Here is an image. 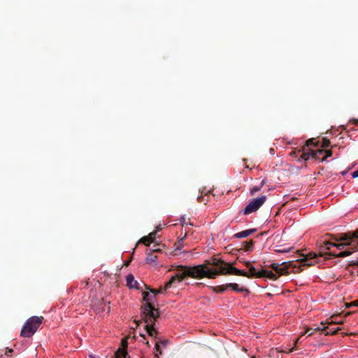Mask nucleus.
I'll return each instance as SVG.
<instances>
[{
    "label": "nucleus",
    "mask_w": 358,
    "mask_h": 358,
    "mask_svg": "<svg viewBox=\"0 0 358 358\" xmlns=\"http://www.w3.org/2000/svg\"><path fill=\"white\" fill-rule=\"evenodd\" d=\"M212 265L216 268L210 269L203 264H199L194 266H182L179 269L182 271L180 275L174 277L169 282L166 287H170L176 279L181 280L184 278L191 277L193 278H203L204 277L215 279L217 276L221 275H236L247 277L250 278L249 273L240 270L233 266L231 264L225 262L220 259H214Z\"/></svg>",
    "instance_id": "1"
},
{
    "label": "nucleus",
    "mask_w": 358,
    "mask_h": 358,
    "mask_svg": "<svg viewBox=\"0 0 358 358\" xmlns=\"http://www.w3.org/2000/svg\"><path fill=\"white\" fill-rule=\"evenodd\" d=\"M143 301L145 303L141 306V320H134V322L136 323V327L141 323V322H144L145 329L148 334L154 338H157L158 334V331L155 328V322L159 317V311L158 308H155L154 305L150 304V301H148L150 299L149 293L147 292H144L143 293Z\"/></svg>",
    "instance_id": "2"
},
{
    "label": "nucleus",
    "mask_w": 358,
    "mask_h": 358,
    "mask_svg": "<svg viewBox=\"0 0 358 358\" xmlns=\"http://www.w3.org/2000/svg\"><path fill=\"white\" fill-rule=\"evenodd\" d=\"M43 317L33 316L29 317L23 325L20 335L23 337H31L42 324Z\"/></svg>",
    "instance_id": "3"
},
{
    "label": "nucleus",
    "mask_w": 358,
    "mask_h": 358,
    "mask_svg": "<svg viewBox=\"0 0 358 358\" xmlns=\"http://www.w3.org/2000/svg\"><path fill=\"white\" fill-rule=\"evenodd\" d=\"M266 196H262L260 197L252 199L243 210L244 215H249L253 212L257 211L266 201Z\"/></svg>",
    "instance_id": "4"
},
{
    "label": "nucleus",
    "mask_w": 358,
    "mask_h": 358,
    "mask_svg": "<svg viewBox=\"0 0 358 358\" xmlns=\"http://www.w3.org/2000/svg\"><path fill=\"white\" fill-rule=\"evenodd\" d=\"M338 242L350 243V245L358 248V229L355 231H348L338 235Z\"/></svg>",
    "instance_id": "5"
},
{
    "label": "nucleus",
    "mask_w": 358,
    "mask_h": 358,
    "mask_svg": "<svg viewBox=\"0 0 358 358\" xmlns=\"http://www.w3.org/2000/svg\"><path fill=\"white\" fill-rule=\"evenodd\" d=\"M303 257L299 262L301 263V266H310L317 262L318 255L315 252H309L306 255H301Z\"/></svg>",
    "instance_id": "6"
},
{
    "label": "nucleus",
    "mask_w": 358,
    "mask_h": 358,
    "mask_svg": "<svg viewBox=\"0 0 358 358\" xmlns=\"http://www.w3.org/2000/svg\"><path fill=\"white\" fill-rule=\"evenodd\" d=\"M182 266V265H179V266H177V271H178V273H177L175 275L172 276V277H171V279H170V280H169L166 283V285H165V286H164V289H162V288H160V289H150V288H148V287L146 286V285H145V284H144L143 285L146 287V289H148L150 290V292L151 293L154 294L155 296H156L157 294L162 293V292H163L164 290H166V289H168L169 288L171 287H172L174 284H176V282H180L181 281H182V280L185 278H184L183 279H182V280H180V281L178 280V279H176V280H174V282L171 284V285L170 287H166V286H167V285H168V283H169V282H171V280L174 277H176V276H177V275H180V273L182 272V271L179 269V268H180L179 267H180V266Z\"/></svg>",
    "instance_id": "7"
},
{
    "label": "nucleus",
    "mask_w": 358,
    "mask_h": 358,
    "mask_svg": "<svg viewBox=\"0 0 358 358\" xmlns=\"http://www.w3.org/2000/svg\"><path fill=\"white\" fill-rule=\"evenodd\" d=\"M341 329L339 327L337 328H330L329 325H321V327H318L315 329V331H325V335H334L336 334Z\"/></svg>",
    "instance_id": "8"
},
{
    "label": "nucleus",
    "mask_w": 358,
    "mask_h": 358,
    "mask_svg": "<svg viewBox=\"0 0 358 358\" xmlns=\"http://www.w3.org/2000/svg\"><path fill=\"white\" fill-rule=\"evenodd\" d=\"M339 315H333L330 318L327 319L325 322H322L320 325H331V324H342L343 320H339Z\"/></svg>",
    "instance_id": "9"
},
{
    "label": "nucleus",
    "mask_w": 358,
    "mask_h": 358,
    "mask_svg": "<svg viewBox=\"0 0 358 358\" xmlns=\"http://www.w3.org/2000/svg\"><path fill=\"white\" fill-rule=\"evenodd\" d=\"M352 248L350 250H345L344 251H341L339 253L331 252L333 257H345L350 255H352L355 251L358 250V248H355V245H351Z\"/></svg>",
    "instance_id": "10"
},
{
    "label": "nucleus",
    "mask_w": 358,
    "mask_h": 358,
    "mask_svg": "<svg viewBox=\"0 0 358 358\" xmlns=\"http://www.w3.org/2000/svg\"><path fill=\"white\" fill-rule=\"evenodd\" d=\"M127 285L129 288H136L137 289H141L140 284L136 280H135L134 277L132 274H129L127 276Z\"/></svg>",
    "instance_id": "11"
},
{
    "label": "nucleus",
    "mask_w": 358,
    "mask_h": 358,
    "mask_svg": "<svg viewBox=\"0 0 358 358\" xmlns=\"http://www.w3.org/2000/svg\"><path fill=\"white\" fill-rule=\"evenodd\" d=\"M256 231H257L256 229H247V230H245V231H241V232L235 234L234 235V237L236 238H246L248 236H250V235L252 234L253 233H255Z\"/></svg>",
    "instance_id": "12"
},
{
    "label": "nucleus",
    "mask_w": 358,
    "mask_h": 358,
    "mask_svg": "<svg viewBox=\"0 0 358 358\" xmlns=\"http://www.w3.org/2000/svg\"><path fill=\"white\" fill-rule=\"evenodd\" d=\"M157 255H155V253H153L152 252H149L147 254V257H146L145 262L148 264L153 265V266H156L157 265Z\"/></svg>",
    "instance_id": "13"
},
{
    "label": "nucleus",
    "mask_w": 358,
    "mask_h": 358,
    "mask_svg": "<svg viewBox=\"0 0 358 358\" xmlns=\"http://www.w3.org/2000/svg\"><path fill=\"white\" fill-rule=\"evenodd\" d=\"M291 265H292V263L289 262L288 263L285 262V264H282L281 266H280L278 272L277 273L278 275L289 274V271L287 270Z\"/></svg>",
    "instance_id": "14"
},
{
    "label": "nucleus",
    "mask_w": 358,
    "mask_h": 358,
    "mask_svg": "<svg viewBox=\"0 0 358 358\" xmlns=\"http://www.w3.org/2000/svg\"><path fill=\"white\" fill-rule=\"evenodd\" d=\"M262 273L263 272H262V270L259 271H257L256 268L253 266H251L249 268L250 278H264V275Z\"/></svg>",
    "instance_id": "15"
},
{
    "label": "nucleus",
    "mask_w": 358,
    "mask_h": 358,
    "mask_svg": "<svg viewBox=\"0 0 358 358\" xmlns=\"http://www.w3.org/2000/svg\"><path fill=\"white\" fill-rule=\"evenodd\" d=\"M262 272H263L264 278H268L269 279L275 280L278 279V276L276 274L273 273L271 271H267L262 269Z\"/></svg>",
    "instance_id": "16"
},
{
    "label": "nucleus",
    "mask_w": 358,
    "mask_h": 358,
    "mask_svg": "<svg viewBox=\"0 0 358 358\" xmlns=\"http://www.w3.org/2000/svg\"><path fill=\"white\" fill-rule=\"evenodd\" d=\"M311 150L310 149H308L306 150V147L303 148V153L301 155L300 158L304 161H307L311 157Z\"/></svg>",
    "instance_id": "17"
},
{
    "label": "nucleus",
    "mask_w": 358,
    "mask_h": 358,
    "mask_svg": "<svg viewBox=\"0 0 358 358\" xmlns=\"http://www.w3.org/2000/svg\"><path fill=\"white\" fill-rule=\"evenodd\" d=\"M115 356L117 358H130L128 355L127 350L124 349H118L115 352Z\"/></svg>",
    "instance_id": "18"
},
{
    "label": "nucleus",
    "mask_w": 358,
    "mask_h": 358,
    "mask_svg": "<svg viewBox=\"0 0 358 358\" xmlns=\"http://www.w3.org/2000/svg\"><path fill=\"white\" fill-rule=\"evenodd\" d=\"M319 249H320V257H324L325 258H327V256L328 257L332 256L331 254H329L331 252H324V250H327L325 248V245L323 244V242L320 245Z\"/></svg>",
    "instance_id": "19"
},
{
    "label": "nucleus",
    "mask_w": 358,
    "mask_h": 358,
    "mask_svg": "<svg viewBox=\"0 0 358 358\" xmlns=\"http://www.w3.org/2000/svg\"><path fill=\"white\" fill-rule=\"evenodd\" d=\"M324 154L323 150H311V157L315 159H320V156Z\"/></svg>",
    "instance_id": "20"
},
{
    "label": "nucleus",
    "mask_w": 358,
    "mask_h": 358,
    "mask_svg": "<svg viewBox=\"0 0 358 358\" xmlns=\"http://www.w3.org/2000/svg\"><path fill=\"white\" fill-rule=\"evenodd\" d=\"M232 290L237 292H249V290L247 288L245 287H240L238 284L234 283L232 287Z\"/></svg>",
    "instance_id": "21"
},
{
    "label": "nucleus",
    "mask_w": 358,
    "mask_h": 358,
    "mask_svg": "<svg viewBox=\"0 0 358 358\" xmlns=\"http://www.w3.org/2000/svg\"><path fill=\"white\" fill-rule=\"evenodd\" d=\"M210 289L214 292H216V293H223L224 292L226 291L224 285H219V286H215V287H210Z\"/></svg>",
    "instance_id": "22"
},
{
    "label": "nucleus",
    "mask_w": 358,
    "mask_h": 358,
    "mask_svg": "<svg viewBox=\"0 0 358 358\" xmlns=\"http://www.w3.org/2000/svg\"><path fill=\"white\" fill-rule=\"evenodd\" d=\"M346 246H350V243H336V245H334V247L340 250H343Z\"/></svg>",
    "instance_id": "23"
},
{
    "label": "nucleus",
    "mask_w": 358,
    "mask_h": 358,
    "mask_svg": "<svg viewBox=\"0 0 358 358\" xmlns=\"http://www.w3.org/2000/svg\"><path fill=\"white\" fill-rule=\"evenodd\" d=\"M243 244L245 245L244 250L245 251H249L253 248L254 242L251 240L249 242H244Z\"/></svg>",
    "instance_id": "24"
},
{
    "label": "nucleus",
    "mask_w": 358,
    "mask_h": 358,
    "mask_svg": "<svg viewBox=\"0 0 358 358\" xmlns=\"http://www.w3.org/2000/svg\"><path fill=\"white\" fill-rule=\"evenodd\" d=\"M285 262H282V264L278 263H272L269 267L271 268L273 270H274L276 273L278 272L279 267L281 266L282 264H285Z\"/></svg>",
    "instance_id": "25"
},
{
    "label": "nucleus",
    "mask_w": 358,
    "mask_h": 358,
    "mask_svg": "<svg viewBox=\"0 0 358 358\" xmlns=\"http://www.w3.org/2000/svg\"><path fill=\"white\" fill-rule=\"evenodd\" d=\"M155 350H156V352L155 354V356L156 357H158L159 355L162 354V351L160 349V345H159V342H156L155 343Z\"/></svg>",
    "instance_id": "26"
},
{
    "label": "nucleus",
    "mask_w": 358,
    "mask_h": 358,
    "mask_svg": "<svg viewBox=\"0 0 358 358\" xmlns=\"http://www.w3.org/2000/svg\"><path fill=\"white\" fill-rule=\"evenodd\" d=\"M141 242L147 246L150 245V243H152V240L149 239V238L147 236L141 238Z\"/></svg>",
    "instance_id": "27"
},
{
    "label": "nucleus",
    "mask_w": 358,
    "mask_h": 358,
    "mask_svg": "<svg viewBox=\"0 0 358 358\" xmlns=\"http://www.w3.org/2000/svg\"><path fill=\"white\" fill-rule=\"evenodd\" d=\"M323 244L325 245L326 250H330L331 246H334V245H336L335 242H331L329 241H323Z\"/></svg>",
    "instance_id": "28"
},
{
    "label": "nucleus",
    "mask_w": 358,
    "mask_h": 358,
    "mask_svg": "<svg viewBox=\"0 0 358 358\" xmlns=\"http://www.w3.org/2000/svg\"><path fill=\"white\" fill-rule=\"evenodd\" d=\"M325 155L322 158V162L325 161L328 157L332 155V151L331 150H324Z\"/></svg>",
    "instance_id": "29"
},
{
    "label": "nucleus",
    "mask_w": 358,
    "mask_h": 358,
    "mask_svg": "<svg viewBox=\"0 0 358 358\" xmlns=\"http://www.w3.org/2000/svg\"><path fill=\"white\" fill-rule=\"evenodd\" d=\"M262 187L259 185H257L250 189V193L251 195H254L256 192L260 191Z\"/></svg>",
    "instance_id": "30"
},
{
    "label": "nucleus",
    "mask_w": 358,
    "mask_h": 358,
    "mask_svg": "<svg viewBox=\"0 0 358 358\" xmlns=\"http://www.w3.org/2000/svg\"><path fill=\"white\" fill-rule=\"evenodd\" d=\"M315 138H309L308 140L306 141V145L304 147H309L311 145H317V143H315Z\"/></svg>",
    "instance_id": "31"
},
{
    "label": "nucleus",
    "mask_w": 358,
    "mask_h": 358,
    "mask_svg": "<svg viewBox=\"0 0 358 358\" xmlns=\"http://www.w3.org/2000/svg\"><path fill=\"white\" fill-rule=\"evenodd\" d=\"M160 245H154L150 252H152L153 253L155 252H161Z\"/></svg>",
    "instance_id": "32"
},
{
    "label": "nucleus",
    "mask_w": 358,
    "mask_h": 358,
    "mask_svg": "<svg viewBox=\"0 0 358 358\" xmlns=\"http://www.w3.org/2000/svg\"><path fill=\"white\" fill-rule=\"evenodd\" d=\"M330 144H331V142L329 139H327V138L322 139V148H327L330 145Z\"/></svg>",
    "instance_id": "33"
},
{
    "label": "nucleus",
    "mask_w": 358,
    "mask_h": 358,
    "mask_svg": "<svg viewBox=\"0 0 358 358\" xmlns=\"http://www.w3.org/2000/svg\"><path fill=\"white\" fill-rule=\"evenodd\" d=\"M156 234H157V232L156 231H152L151 233H150L148 234V236H147L149 239L152 240V242L153 243L156 238Z\"/></svg>",
    "instance_id": "34"
},
{
    "label": "nucleus",
    "mask_w": 358,
    "mask_h": 358,
    "mask_svg": "<svg viewBox=\"0 0 358 358\" xmlns=\"http://www.w3.org/2000/svg\"><path fill=\"white\" fill-rule=\"evenodd\" d=\"M327 236H329L331 239L333 240L335 243L338 242V235L327 234Z\"/></svg>",
    "instance_id": "35"
},
{
    "label": "nucleus",
    "mask_w": 358,
    "mask_h": 358,
    "mask_svg": "<svg viewBox=\"0 0 358 358\" xmlns=\"http://www.w3.org/2000/svg\"><path fill=\"white\" fill-rule=\"evenodd\" d=\"M186 238V234H185V236L178 242L175 244V245L177 246V248L178 249H180V246L182 245V241Z\"/></svg>",
    "instance_id": "36"
},
{
    "label": "nucleus",
    "mask_w": 358,
    "mask_h": 358,
    "mask_svg": "<svg viewBox=\"0 0 358 358\" xmlns=\"http://www.w3.org/2000/svg\"><path fill=\"white\" fill-rule=\"evenodd\" d=\"M155 296H156L154 294H152V295H150L149 294L148 298L150 299V300H148V301H150V304L154 305L153 303L155 302Z\"/></svg>",
    "instance_id": "37"
},
{
    "label": "nucleus",
    "mask_w": 358,
    "mask_h": 358,
    "mask_svg": "<svg viewBox=\"0 0 358 358\" xmlns=\"http://www.w3.org/2000/svg\"><path fill=\"white\" fill-rule=\"evenodd\" d=\"M159 343V345H162L163 347H166L169 343V340H162L158 341Z\"/></svg>",
    "instance_id": "38"
},
{
    "label": "nucleus",
    "mask_w": 358,
    "mask_h": 358,
    "mask_svg": "<svg viewBox=\"0 0 358 358\" xmlns=\"http://www.w3.org/2000/svg\"><path fill=\"white\" fill-rule=\"evenodd\" d=\"M122 348L121 349H124V350H127V341L125 339H122Z\"/></svg>",
    "instance_id": "39"
},
{
    "label": "nucleus",
    "mask_w": 358,
    "mask_h": 358,
    "mask_svg": "<svg viewBox=\"0 0 358 358\" xmlns=\"http://www.w3.org/2000/svg\"><path fill=\"white\" fill-rule=\"evenodd\" d=\"M13 349H8L7 348L6 352H5V355L6 356H8V357H11L12 356V353H13Z\"/></svg>",
    "instance_id": "40"
},
{
    "label": "nucleus",
    "mask_w": 358,
    "mask_h": 358,
    "mask_svg": "<svg viewBox=\"0 0 358 358\" xmlns=\"http://www.w3.org/2000/svg\"><path fill=\"white\" fill-rule=\"evenodd\" d=\"M349 123H352L355 125H358V118L357 119L353 118V119L350 120Z\"/></svg>",
    "instance_id": "41"
},
{
    "label": "nucleus",
    "mask_w": 358,
    "mask_h": 358,
    "mask_svg": "<svg viewBox=\"0 0 358 358\" xmlns=\"http://www.w3.org/2000/svg\"><path fill=\"white\" fill-rule=\"evenodd\" d=\"M349 266H358V259L357 261H351L349 263Z\"/></svg>",
    "instance_id": "42"
},
{
    "label": "nucleus",
    "mask_w": 358,
    "mask_h": 358,
    "mask_svg": "<svg viewBox=\"0 0 358 358\" xmlns=\"http://www.w3.org/2000/svg\"><path fill=\"white\" fill-rule=\"evenodd\" d=\"M233 284H234V283H227V284L224 285V287H225L226 290H227V289H232Z\"/></svg>",
    "instance_id": "43"
},
{
    "label": "nucleus",
    "mask_w": 358,
    "mask_h": 358,
    "mask_svg": "<svg viewBox=\"0 0 358 358\" xmlns=\"http://www.w3.org/2000/svg\"><path fill=\"white\" fill-rule=\"evenodd\" d=\"M313 329L311 328H308L305 332V334H308L309 336L313 334Z\"/></svg>",
    "instance_id": "44"
},
{
    "label": "nucleus",
    "mask_w": 358,
    "mask_h": 358,
    "mask_svg": "<svg viewBox=\"0 0 358 358\" xmlns=\"http://www.w3.org/2000/svg\"><path fill=\"white\" fill-rule=\"evenodd\" d=\"M352 176L353 178H357L358 177V169L355 171H354L352 173Z\"/></svg>",
    "instance_id": "45"
},
{
    "label": "nucleus",
    "mask_w": 358,
    "mask_h": 358,
    "mask_svg": "<svg viewBox=\"0 0 358 358\" xmlns=\"http://www.w3.org/2000/svg\"><path fill=\"white\" fill-rule=\"evenodd\" d=\"M245 265L248 268H250V267L251 266H252V264H251V262H245Z\"/></svg>",
    "instance_id": "46"
},
{
    "label": "nucleus",
    "mask_w": 358,
    "mask_h": 358,
    "mask_svg": "<svg viewBox=\"0 0 358 358\" xmlns=\"http://www.w3.org/2000/svg\"><path fill=\"white\" fill-rule=\"evenodd\" d=\"M266 179H264V180L261 182V183H260L259 186H261L262 187H264V185L266 184Z\"/></svg>",
    "instance_id": "47"
},
{
    "label": "nucleus",
    "mask_w": 358,
    "mask_h": 358,
    "mask_svg": "<svg viewBox=\"0 0 358 358\" xmlns=\"http://www.w3.org/2000/svg\"><path fill=\"white\" fill-rule=\"evenodd\" d=\"M351 304L355 306H358V299L352 301Z\"/></svg>",
    "instance_id": "48"
},
{
    "label": "nucleus",
    "mask_w": 358,
    "mask_h": 358,
    "mask_svg": "<svg viewBox=\"0 0 358 358\" xmlns=\"http://www.w3.org/2000/svg\"><path fill=\"white\" fill-rule=\"evenodd\" d=\"M180 221H181V223H182V226L187 224V222H186L185 219V217H182L181 218V220H180Z\"/></svg>",
    "instance_id": "49"
},
{
    "label": "nucleus",
    "mask_w": 358,
    "mask_h": 358,
    "mask_svg": "<svg viewBox=\"0 0 358 358\" xmlns=\"http://www.w3.org/2000/svg\"><path fill=\"white\" fill-rule=\"evenodd\" d=\"M198 200H199V201H200V202L203 201H204V199H203V196L199 197V198H198Z\"/></svg>",
    "instance_id": "50"
},
{
    "label": "nucleus",
    "mask_w": 358,
    "mask_h": 358,
    "mask_svg": "<svg viewBox=\"0 0 358 358\" xmlns=\"http://www.w3.org/2000/svg\"><path fill=\"white\" fill-rule=\"evenodd\" d=\"M145 344H146L147 345L150 346V344H149V342H148V341H146V342H145Z\"/></svg>",
    "instance_id": "51"
},
{
    "label": "nucleus",
    "mask_w": 358,
    "mask_h": 358,
    "mask_svg": "<svg viewBox=\"0 0 358 358\" xmlns=\"http://www.w3.org/2000/svg\"><path fill=\"white\" fill-rule=\"evenodd\" d=\"M349 315H350V313H348L347 314L345 315V317H347Z\"/></svg>",
    "instance_id": "52"
},
{
    "label": "nucleus",
    "mask_w": 358,
    "mask_h": 358,
    "mask_svg": "<svg viewBox=\"0 0 358 358\" xmlns=\"http://www.w3.org/2000/svg\"><path fill=\"white\" fill-rule=\"evenodd\" d=\"M349 315H350V313H348L347 314L345 315V317H347Z\"/></svg>",
    "instance_id": "53"
},
{
    "label": "nucleus",
    "mask_w": 358,
    "mask_h": 358,
    "mask_svg": "<svg viewBox=\"0 0 358 358\" xmlns=\"http://www.w3.org/2000/svg\"><path fill=\"white\" fill-rule=\"evenodd\" d=\"M349 315H350V313H348L347 314L345 315V317H347Z\"/></svg>",
    "instance_id": "54"
},
{
    "label": "nucleus",
    "mask_w": 358,
    "mask_h": 358,
    "mask_svg": "<svg viewBox=\"0 0 358 358\" xmlns=\"http://www.w3.org/2000/svg\"><path fill=\"white\" fill-rule=\"evenodd\" d=\"M349 315H350V313H348L347 314L345 315V317H347Z\"/></svg>",
    "instance_id": "55"
},
{
    "label": "nucleus",
    "mask_w": 358,
    "mask_h": 358,
    "mask_svg": "<svg viewBox=\"0 0 358 358\" xmlns=\"http://www.w3.org/2000/svg\"><path fill=\"white\" fill-rule=\"evenodd\" d=\"M90 358H94V357H92V356H90Z\"/></svg>",
    "instance_id": "56"
},
{
    "label": "nucleus",
    "mask_w": 358,
    "mask_h": 358,
    "mask_svg": "<svg viewBox=\"0 0 358 358\" xmlns=\"http://www.w3.org/2000/svg\"><path fill=\"white\" fill-rule=\"evenodd\" d=\"M0 358H2V355H0Z\"/></svg>",
    "instance_id": "57"
},
{
    "label": "nucleus",
    "mask_w": 358,
    "mask_h": 358,
    "mask_svg": "<svg viewBox=\"0 0 358 358\" xmlns=\"http://www.w3.org/2000/svg\"><path fill=\"white\" fill-rule=\"evenodd\" d=\"M252 358H255L254 357H252Z\"/></svg>",
    "instance_id": "58"
},
{
    "label": "nucleus",
    "mask_w": 358,
    "mask_h": 358,
    "mask_svg": "<svg viewBox=\"0 0 358 358\" xmlns=\"http://www.w3.org/2000/svg\"><path fill=\"white\" fill-rule=\"evenodd\" d=\"M115 357H116V356L115 355ZM115 358H117V357H115Z\"/></svg>",
    "instance_id": "59"
},
{
    "label": "nucleus",
    "mask_w": 358,
    "mask_h": 358,
    "mask_svg": "<svg viewBox=\"0 0 358 358\" xmlns=\"http://www.w3.org/2000/svg\"><path fill=\"white\" fill-rule=\"evenodd\" d=\"M157 358H159V357H157Z\"/></svg>",
    "instance_id": "60"
}]
</instances>
